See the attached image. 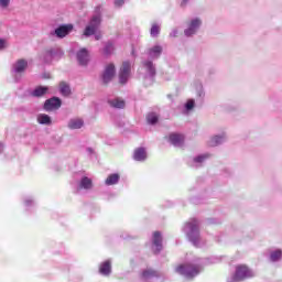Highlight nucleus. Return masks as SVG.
Here are the masks:
<instances>
[{
	"instance_id": "obj_1",
	"label": "nucleus",
	"mask_w": 282,
	"mask_h": 282,
	"mask_svg": "<svg viewBox=\"0 0 282 282\" xmlns=\"http://www.w3.org/2000/svg\"><path fill=\"white\" fill-rule=\"evenodd\" d=\"M188 241L195 246V248H202V237L199 236V220L193 218L183 228Z\"/></svg>"
},
{
	"instance_id": "obj_2",
	"label": "nucleus",
	"mask_w": 282,
	"mask_h": 282,
	"mask_svg": "<svg viewBox=\"0 0 282 282\" xmlns=\"http://www.w3.org/2000/svg\"><path fill=\"white\" fill-rule=\"evenodd\" d=\"M204 270V267L200 263L196 264H180L175 268L176 274H181V276H184L185 279L193 280L195 276H198V274Z\"/></svg>"
},
{
	"instance_id": "obj_3",
	"label": "nucleus",
	"mask_w": 282,
	"mask_h": 282,
	"mask_svg": "<svg viewBox=\"0 0 282 282\" xmlns=\"http://www.w3.org/2000/svg\"><path fill=\"white\" fill-rule=\"evenodd\" d=\"M100 7H97L96 14L93 15L88 25L84 30V36H94L96 32H98V28H100V23H102V15H100Z\"/></svg>"
},
{
	"instance_id": "obj_4",
	"label": "nucleus",
	"mask_w": 282,
	"mask_h": 282,
	"mask_svg": "<svg viewBox=\"0 0 282 282\" xmlns=\"http://www.w3.org/2000/svg\"><path fill=\"white\" fill-rule=\"evenodd\" d=\"M143 69L145 70L144 80L145 85H153V80H155V75L158 70L155 68V64L151 59H144L142 62Z\"/></svg>"
},
{
	"instance_id": "obj_5",
	"label": "nucleus",
	"mask_w": 282,
	"mask_h": 282,
	"mask_svg": "<svg viewBox=\"0 0 282 282\" xmlns=\"http://www.w3.org/2000/svg\"><path fill=\"white\" fill-rule=\"evenodd\" d=\"M202 20L199 18H192L186 22V28L184 29V36L191 39L199 32L202 28Z\"/></svg>"
},
{
	"instance_id": "obj_6",
	"label": "nucleus",
	"mask_w": 282,
	"mask_h": 282,
	"mask_svg": "<svg viewBox=\"0 0 282 282\" xmlns=\"http://www.w3.org/2000/svg\"><path fill=\"white\" fill-rule=\"evenodd\" d=\"M25 69H28V62L26 59H18L11 68L12 74L14 75L15 83L21 80V74H25Z\"/></svg>"
},
{
	"instance_id": "obj_7",
	"label": "nucleus",
	"mask_w": 282,
	"mask_h": 282,
	"mask_svg": "<svg viewBox=\"0 0 282 282\" xmlns=\"http://www.w3.org/2000/svg\"><path fill=\"white\" fill-rule=\"evenodd\" d=\"M63 50L61 47L55 46L48 48L44 54V63H52V61H58L63 58Z\"/></svg>"
},
{
	"instance_id": "obj_8",
	"label": "nucleus",
	"mask_w": 282,
	"mask_h": 282,
	"mask_svg": "<svg viewBox=\"0 0 282 282\" xmlns=\"http://www.w3.org/2000/svg\"><path fill=\"white\" fill-rule=\"evenodd\" d=\"M116 77V65L113 64H108L106 65L102 74H101V82L104 85H109Z\"/></svg>"
},
{
	"instance_id": "obj_9",
	"label": "nucleus",
	"mask_w": 282,
	"mask_h": 282,
	"mask_svg": "<svg viewBox=\"0 0 282 282\" xmlns=\"http://www.w3.org/2000/svg\"><path fill=\"white\" fill-rule=\"evenodd\" d=\"M131 76V63L123 62L119 70V83L120 85H127L129 77Z\"/></svg>"
},
{
	"instance_id": "obj_10",
	"label": "nucleus",
	"mask_w": 282,
	"mask_h": 282,
	"mask_svg": "<svg viewBox=\"0 0 282 282\" xmlns=\"http://www.w3.org/2000/svg\"><path fill=\"white\" fill-rule=\"evenodd\" d=\"M72 30H74L73 24H61L54 31H52L50 35L56 36L57 39H65L67 34H70Z\"/></svg>"
},
{
	"instance_id": "obj_11",
	"label": "nucleus",
	"mask_w": 282,
	"mask_h": 282,
	"mask_svg": "<svg viewBox=\"0 0 282 282\" xmlns=\"http://www.w3.org/2000/svg\"><path fill=\"white\" fill-rule=\"evenodd\" d=\"M213 155L210 153H203L194 156L192 160L188 161L189 166L192 169H200V166H204L206 164L207 160H210Z\"/></svg>"
},
{
	"instance_id": "obj_12",
	"label": "nucleus",
	"mask_w": 282,
	"mask_h": 282,
	"mask_svg": "<svg viewBox=\"0 0 282 282\" xmlns=\"http://www.w3.org/2000/svg\"><path fill=\"white\" fill-rule=\"evenodd\" d=\"M63 101L58 97L46 99L43 106L44 111H54L61 109Z\"/></svg>"
},
{
	"instance_id": "obj_13",
	"label": "nucleus",
	"mask_w": 282,
	"mask_h": 282,
	"mask_svg": "<svg viewBox=\"0 0 282 282\" xmlns=\"http://www.w3.org/2000/svg\"><path fill=\"white\" fill-rule=\"evenodd\" d=\"M162 52H164V48L162 47V45L156 44L148 48L147 55L149 56V58H151V61H158V58L162 56Z\"/></svg>"
},
{
	"instance_id": "obj_14",
	"label": "nucleus",
	"mask_w": 282,
	"mask_h": 282,
	"mask_svg": "<svg viewBox=\"0 0 282 282\" xmlns=\"http://www.w3.org/2000/svg\"><path fill=\"white\" fill-rule=\"evenodd\" d=\"M94 188V181L88 176H83L77 183V191H91Z\"/></svg>"
},
{
	"instance_id": "obj_15",
	"label": "nucleus",
	"mask_w": 282,
	"mask_h": 282,
	"mask_svg": "<svg viewBox=\"0 0 282 282\" xmlns=\"http://www.w3.org/2000/svg\"><path fill=\"white\" fill-rule=\"evenodd\" d=\"M228 140V137L226 135V132H223L220 134H216L212 137L208 141L209 147H219V144H224Z\"/></svg>"
},
{
	"instance_id": "obj_16",
	"label": "nucleus",
	"mask_w": 282,
	"mask_h": 282,
	"mask_svg": "<svg viewBox=\"0 0 282 282\" xmlns=\"http://www.w3.org/2000/svg\"><path fill=\"white\" fill-rule=\"evenodd\" d=\"M77 61L82 67H86L89 63V51L87 48H82L77 52Z\"/></svg>"
},
{
	"instance_id": "obj_17",
	"label": "nucleus",
	"mask_w": 282,
	"mask_h": 282,
	"mask_svg": "<svg viewBox=\"0 0 282 282\" xmlns=\"http://www.w3.org/2000/svg\"><path fill=\"white\" fill-rule=\"evenodd\" d=\"M170 144L176 148H182L184 147V135L180 133H172L169 137Z\"/></svg>"
},
{
	"instance_id": "obj_18",
	"label": "nucleus",
	"mask_w": 282,
	"mask_h": 282,
	"mask_svg": "<svg viewBox=\"0 0 282 282\" xmlns=\"http://www.w3.org/2000/svg\"><path fill=\"white\" fill-rule=\"evenodd\" d=\"M152 243L154 249V252L158 254L162 252V234L160 231H155L152 237Z\"/></svg>"
},
{
	"instance_id": "obj_19",
	"label": "nucleus",
	"mask_w": 282,
	"mask_h": 282,
	"mask_svg": "<svg viewBox=\"0 0 282 282\" xmlns=\"http://www.w3.org/2000/svg\"><path fill=\"white\" fill-rule=\"evenodd\" d=\"M84 124H85V121L83 119L72 118L68 120L67 127H68V129L74 131L76 129H83Z\"/></svg>"
},
{
	"instance_id": "obj_20",
	"label": "nucleus",
	"mask_w": 282,
	"mask_h": 282,
	"mask_svg": "<svg viewBox=\"0 0 282 282\" xmlns=\"http://www.w3.org/2000/svg\"><path fill=\"white\" fill-rule=\"evenodd\" d=\"M147 158H148L147 149L138 148V149L134 150L133 160L135 162H145Z\"/></svg>"
},
{
	"instance_id": "obj_21",
	"label": "nucleus",
	"mask_w": 282,
	"mask_h": 282,
	"mask_svg": "<svg viewBox=\"0 0 282 282\" xmlns=\"http://www.w3.org/2000/svg\"><path fill=\"white\" fill-rule=\"evenodd\" d=\"M99 273L102 274V276H109V274H111V260H106L100 264Z\"/></svg>"
},
{
	"instance_id": "obj_22",
	"label": "nucleus",
	"mask_w": 282,
	"mask_h": 282,
	"mask_svg": "<svg viewBox=\"0 0 282 282\" xmlns=\"http://www.w3.org/2000/svg\"><path fill=\"white\" fill-rule=\"evenodd\" d=\"M155 276H158V271L152 270V269L143 270L142 275H141L143 281H151V279H155Z\"/></svg>"
},
{
	"instance_id": "obj_23",
	"label": "nucleus",
	"mask_w": 282,
	"mask_h": 282,
	"mask_svg": "<svg viewBox=\"0 0 282 282\" xmlns=\"http://www.w3.org/2000/svg\"><path fill=\"white\" fill-rule=\"evenodd\" d=\"M37 122L39 124L50 127V124H52V117H50V115L40 113L37 115Z\"/></svg>"
},
{
	"instance_id": "obj_24",
	"label": "nucleus",
	"mask_w": 282,
	"mask_h": 282,
	"mask_svg": "<svg viewBox=\"0 0 282 282\" xmlns=\"http://www.w3.org/2000/svg\"><path fill=\"white\" fill-rule=\"evenodd\" d=\"M118 182H120V174H110L106 181L105 184L106 186H115V184H118Z\"/></svg>"
},
{
	"instance_id": "obj_25",
	"label": "nucleus",
	"mask_w": 282,
	"mask_h": 282,
	"mask_svg": "<svg viewBox=\"0 0 282 282\" xmlns=\"http://www.w3.org/2000/svg\"><path fill=\"white\" fill-rule=\"evenodd\" d=\"M108 104L113 109H124V100H122L120 98L109 99Z\"/></svg>"
},
{
	"instance_id": "obj_26",
	"label": "nucleus",
	"mask_w": 282,
	"mask_h": 282,
	"mask_svg": "<svg viewBox=\"0 0 282 282\" xmlns=\"http://www.w3.org/2000/svg\"><path fill=\"white\" fill-rule=\"evenodd\" d=\"M45 94H47V87L39 86L31 93V96L34 98H41L42 96H45Z\"/></svg>"
},
{
	"instance_id": "obj_27",
	"label": "nucleus",
	"mask_w": 282,
	"mask_h": 282,
	"mask_svg": "<svg viewBox=\"0 0 282 282\" xmlns=\"http://www.w3.org/2000/svg\"><path fill=\"white\" fill-rule=\"evenodd\" d=\"M160 120V115H158V112H149L147 115V122L148 124H158Z\"/></svg>"
},
{
	"instance_id": "obj_28",
	"label": "nucleus",
	"mask_w": 282,
	"mask_h": 282,
	"mask_svg": "<svg viewBox=\"0 0 282 282\" xmlns=\"http://www.w3.org/2000/svg\"><path fill=\"white\" fill-rule=\"evenodd\" d=\"M281 259H282V250L281 249H275V250L271 251L270 261H272V263H276V262L281 261Z\"/></svg>"
},
{
	"instance_id": "obj_29",
	"label": "nucleus",
	"mask_w": 282,
	"mask_h": 282,
	"mask_svg": "<svg viewBox=\"0 0 282 282\" xmlns=\"http://www.w3.org/2000/svg\"><path fill=\"white\" fill-rule=\"evenodd\" d=\"M115 50H116V46H113V42L111 41L107 42L104 47L105 56H111Z\"/></svg>"
},
{
	"instance_id": "obj_30",
	"label": "nucleus",
	"mask_w": 282,
	"mask_h": 282,
	"mask_svg": "<svg viewBox=\"0 0 282 282\" xmlns=\"http://www.w3.org/2000/svg\"><path fill=\"white\" fill-rule=\"evenodd\" d=\"M59 91L62 96H69L72 94V89L69 88V85H67V83L65 82L59 83Z\"/></svg>"
},
{
	"instance_id": "obj_31",
	"label": "nucleus",
	"mask_w": 282,
	"mask_h": 282,
	"mask_svg": "<svg viewBox=\"0 0 282 282\" xmlns=\"http://www.w3.org/2000/svg\"><path fill=\"white\" fill-rule=\"evenodd\" d=\"M150 34L153 39H155V36H158L160 34V25L153 24L150 30Z\"/></svg>"
},
{
	"instance_id": "obj_32",
	"label": "nucleus",
	"mask_w": 282,
	"mask_h": 282,
	"mask_svg": "<svg viewBox=\"0 0 282 282\" xmlns=\"http://www.w3.org/2000/svg\"><path fill=\"white\" fill-rule=\"evenodd\" d=\"M195 108V99H188L185 104V110L192 111Z\"/></svg>"
},
{
	"instance_id": "obj_33",
	"label": "nucleus",
	"mask_w": 282,
	"mask_h": 282,
	"mask_svg": "<svg viewBox=\"0 0 282 282\" xmlns=\"http://www.w3.org/2000/svg\"><path fill=\"white\" fill-rule=\"evenodd\" d=\"M35 205V203H34V198L33 197H25L24 198V206L26 207V208H32V206H34Z\"/></svg>"
},
{
	"instance_id": "obj_34",
	"label": "nucleus",
	"mask_w": 282,
	"mask_h": 282,
	"mask_svg": "<svg viewBox=\"0 0 282 282\" xmlns=\"http://www.w3.org/2000/svg\"><path fill=\"white\" fill-rule=\"evenodd\" d=\"M204 96H206V94L204 93V87L199 86L198 89H197V97L200 100H204Z\"/></svg>"
},
{
	"instance_id": "obj_35",
	"label": "nucleus",
	"mask_w": 282,
	"mask_h": 282,
	"mask_svg": "<svg viewBox=\"0 0 282 282\" xmlns=\"http://www.w3.org/2000/svg\"><path fill=\"white\" fill-rule=\"evenodd\" d=\"M188 3H191V0H181L180 8H182V10H186V8H188Z\"/></svg>"
},
{
	"instance_id": "obj_36",
	"label": "nucleus",
	"mask_w": 282,
	"mask_h": 282,
	"mask_svg": "<svg viewBox=\"0 0 282 282\" xmlns=\"http://www.w3.org/2000/svg\"><path fill=\"white\" fill-rule=\"evenodd\" d=\"M10 7V0H0V8L6 10V8Z\"/></svg>"
},
{
	"instance_id": "obj_37",
	"label": "nucleus",
	"mask_w": 282,
	"mask_h": 282,
	"mask_svg": "<svg viewBox=\"0 0 282 282\" xmlns=\"http://www.w3.org/2000/svg\"><path fill=\"white\" fill-rule=\"evenodd\" d=\"M180 34V31L177 29H173L170 33L171 39H176V36Z\"/></svg>"
},
{
	"instance_id": "obj_38",
	"label": "nucleus",
	"mask_w": 282,
	"mask_h": 282,
	"mask_svg": "<svg viewBox=\"0 0 282 282\" xmlns=\"http://www.w3.org/2000/svg\"><path fill=\"white\" fill-rule=\"evenodd\" d=\"M116 8H122L124 6V0H115Z\"/></svg>"
},
{
	"instance_id": "obj_39",
	"label": "nucleus",
	"mask_w": 282,
	"mask_h": 282,
	"mask_svg": "<svg viewBox=\"0 0 282 282\" xmlns=\"http://www.w3.org/2000/svg\"><path fill=\"white\" fill-rule=\"evenodd\" d=\"M6 40L0 39V50H6Z\"/></svg>"
},
{
	"instance_id": "obj_40",
	"label": "nucleus",
	"mask_w": 282,
	"mask_h": 282,
	"mask_svg": "<svg viewBox=\"0 0 282 282\" xmlns=\"http://www.w3.org/2000/svg\"><path fill=\"white\" fill-rule=\"evenodd\" d=\"M86 151H87L88 155H94V149L87 148Z\"/></svg>"
},
{
	"instance_id": "obj_41",
	"label": "nucleus",
	"mask_w": 282,
	"mask_h": 282,
	"mask_svg": "<svg viewBox=\"0 0 282 282\" xmlns=\"http://www.w3.org/2000/svg\"><path fill=\"white\" fill-rule=\"evenodd\" d=\"M100 39H102V35H100V33L95 34V40L96 41H100Z\"/></svg>"
},
{
	"instance_id": "obj_42",
	"label": "nucleus",
	"mask_w": 282,
	"mask_h": 282,
	"mask_svg": "<svg viewBox=\"0 0 282 282\" xmlns=\"http://www.w3.org/2000/svg\"><path fill=\"white\" fill-rule=\"evenodd\" d=\"M42 78H45V79L50 78V73L42 74Z\"/></svg>"
},
{
	"instance_id": "obj_43",
	"label": "nucleus",
	"mask_w": 282,
	"mask_h": 282,
	"mask_svg": "<svg viewBox=\"0 0 282 282\" xmlns=\"http://www.w3.org/2000/svg\"><path fill=\"white\" fill-rule=\"evenodd\" d=\"M3 153V143L0 142V155Z\"/></svg>"
}]
</instances>
